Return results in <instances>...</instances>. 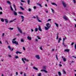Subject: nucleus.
<instances>
[{
  "label": "nucleus",
  "mask_w": 76,
  "mask_h": 76,
  "mask_svg": "<svg viewBox=\"0 0 76 76\" xmlns=\"http://www.w3.org/2000/svg\"><path fill=\"white\" fill-rule=\"evenodd\" d=\"M63 74H66V71H65V70L64 69L63 70Z\"/></svg>",
  "instance_id": "obj_15"
},
{
  "label": "nucleus",
  "mask_w": 76,
  "mask_h": 76,
  "mask_svg": "<svg viewBox=\"0 0 76 76\" xmlns=\"http://www.w3.org/2000/svg\"><path fill=\"white\" fill-rule=\"evenodd\" d=\"M35 41H38V39H35Z\"/></svg>",
  "instance_id": "obj_60"
},
{
  "label": "nucleus",
  "mask_w": 76,
  "mask_h": 76,
  "mask_svg": "<svg viewBox=\"0 0 76 76\" xmlns=\"http://www.w3.org/2000/svg\"><path fill=\"white\" fill-rule=\"evenodd\" d=\"M61 40V38H59L58 40V43H59V42H60V41Z\"/></svg>",
  "instance_id": "obj_31"
},
{
  "label": "nucleus",
  "mask_w": 76,
  "mask_h": 76,
  "mask_svg": "<svg viewBox=\"0 0 76 76\" xmlns=\"http://www.w3.org/2000/svg\"><path fill=\"white\" fill-rule=\"evenodd\" d=\"M46 26L48 28V27H49V28H50V27H51V26H50V23H48L47 24H46Z\"/></svg>",
  "instance_id": "obj_4"
},
{
  "label": "nucleus",
  "mask_w": 76,
  "mask_h": 76,
  "mask_svg": "<svg viewBox=\"0 0 76 76\" xmlns=\"http://www.w3.org/2000/svg\"><path fill=\"white\" fill-rule=\"evenodd\" d=\"M51 10L53 12V13H55V12H54V10H53V9L52 8L51 9Z\"/></svg>",
  "instance_id": "obj_37"
},
{
  "label": "nucleus",
  "mask_w": 76,
  "mask_h": 76,
  "mask_svg": "<svg viewBox=\"0 0 76 76\" xmlns=\"http://www.w3.org/2000/svg\"><path fill=\"white\" fill-rule=\"evenodd\" d=\"M9 29H10V30H13V28H12L11 27L8 28Z\"/></svg>",
  "instance_id": "obj_30"
},
{
  "label": "nucleus",
  "mask_w": 76,
  "mask_h": 76,
  "mask_svg": "<svg viewBox=\"0 0 76 76\" xmlns=\"http://www.w3.org/2000/svg\"><path fill=\"white\" fill-rule=\"evenodd\" d=\"M22 61H23L24 64H25V61H24V58H22Z\"/></svg>",
  "instance_id": "obj_19"
},
{
  "label": "nucleus",
  "mask_w": 76,
  "mask_h": 76,
  "mask_svg": "<svg viewBox=\"0 0 76 76\" xmlns=\"http://www.w3.org/2000/svg\"><path fill=\"white\" fill-rule=\"evenodd\" d=\"M27 38L28 39H29V40H31V38L29 36L27 37Z\"/></svg>",
  "instance_id": "obj_13"
},
{
  "label": "nucleus",
  "mask_w": 76,
  "mask_h": 76,
  "mask_svg": "<svg viewBox=\"0 0 76 76\" xmlns=\"http://www.w3.org/2000/svg\"><path fill=\"white\" fill-rule=\"evenodd\" d=\"M37 4L38 5H39L40 6V7H42V6H41V4H39V3Z\"/></svg>",
  "instance_id": "obj_35"
},
{
  "label": "nucleus",
  "mask_w": 76,
  "mask_h": 76,
  "mask_svg": "<svg viewBox=\"0 0 76 76\" xmlns=\"http://www.w3.org/2000/svg\"><path fill=\"white\" fill-rule=\"evenodd\" d=\"M58 75L59 76H61V73L60 72H58Z\"/></svg>",
  "instance_id": "obj_25"
},
{
  "label": "nucleus",
  "mask_w": 76,
  "mask_h": 76,
  "mask_svg": "<svg viewBox=\"0 0 76 76\" xmlns=\"http://www.w3.org/2000/svg\"><path fill=\"white\" fill-rule=\"evenodd\" d=\"M3 14V12H0V15H2Z\"/></svg>",
  "instance_id": "obj_50"
},
{
  "label": "nucleus",
  "mask_w": 76,
  "mask_h": 76,
  "mask_svg": "<svg viewBox=\"0 0 76 76\" xmlns=\"http://www.w3.org/2000/svg\"><path fill=\"white\" fill-rule=\"evenodd\" d=\"M8 48H9L10 51H12L13 50V48L11 49V48H10V46H8Z\"/></svg>",
  "instance_id": "obj_5"
},
{
  "label": "nucleus",
  "mask_w": 76,
  "mask_h": 76,
  "mask_svg": "<svg viewBox=\"0 0 76 76\" xmlns=\"http://www.w3.org/2000/svg\"><path fill=\"white\" fill-rule=\"evenodd\" d=\"M64 40H65V38H64L63 39V41H64Z\"/></svg>",
  "instance_id": "obj_63"
},
{
  "label": "nucleus",
  "mask_w": 76,
  "mask_h": 76,
  "mask_svg": "<svg viewBox=\"0 0 76 76\" xmlns=\"http://www.w3.org/2000/svg\"><path fill=\"white\" fill-rule=\"evenodd\" d=\"M63 18L65 20H68V19H67V18H66V16H64L63 17Z\"/></svg>",
  "instance_id": "obj_12"
},
{
  "label": "nucleus",
  "mask_w": 76,
  "mask_h": 76,
  "mask_svg": "<svg viewBox=\"0 0 76 76\" xmlns=\"http://www.w3.org/2000/svg\"><path fill=\"white\" fill-rule=\"evenodd\" d=\"M4 33H3V34H2V37H4Z\"/></svg>",
  "instance_id": "obj_64"
},
{
  "label": "nucleus",
  "mask_w": 76,
  "mask_h": 76,
  "mask_svg": "<svg viewBox=\"0 0 76 76\" xmlns=\"http://www.w3.org/2000/svg\"><path fill=\"white\" fill-rule=\"evenodd\" d=\"M18 30L19 32L20 33H21V34L22 33V30L20 29V28L19 27H18Z\"/></svg>",
  "instance_id": "obj_3"
},
{
  "label": "nucleus",
  "mask_w": 76,
  "mask_h": 76,
  "mask_svg": "<svg viewBox=\"0 0 76 76\" xmlns=\"http://www.w3.org/2000/svg\"><path fill=\"white\" fill-rule=\"evenodd\" d=\"M20 8L22 10H24V8H23L22 7H20Z\"/></svg>",
  "instance_id": "obj_33"
},
{
  "label": "nucleus",
  "mask_w": 76,
  "mask_h": 76,
  "mask_svg": "<svg viewBox=\"0 0 76 76\" xmlns=\"http://www.w3.org/2000/svg\"><path fill=\"white\" fill-rule=\"evenodd\" d=\"M14 8L15 9V11H16L17 10H16V7H15Z\"/></svg>",
  "instance_id": "obj_52"
},
{
  "label": "nucleus",
  "mask_w": 76,
  "mask_h": 76,
  "mask_svg": "<svg viewBox=\"0 0 76 76\" xmlns=\"http://www.w3.org/2000/svg\"><path fill=\"white\" fill-rule=\"evenodd\" d=\"M15 58H19V57L18 56H16L15 57Z\"/></svg>",
  "instance_id": "obj_43"
},
{
  "label": "nucleus",
  "mask_w": 76,
  "mask_h": 76,
  "mask_svg": "<svg viewBox=\"0 0 76 76\" xmlns=\"http://www.w3.org/2000/svg\"><path fill=\"white\" fill-rule=\"evenodd\" d=\"M50 28V27H45V30H48Z\"/></svg>",
  "instance_id": "obj_17"
},
{
  "label": "nucleus",
  "mask_w": 76,
  "mask_h": 76,
  "mask_svg": "<svg viewBox=\"0 0 76 76\" xmlns=\"http://www.w3.org/2000/svg\"><path fill=\"white\" fill-rule=\"evenodd\" d=\"M59 65L60 66V67H61V66H62V65H61V64H59Z\"/></svg>",
  "instance_id": "obj_62"
},
{
  "label": "nucleus",
  "mask_w": 76,
  "mask_h": 76,
  "mask_svg": "<svg viewBox=\"0 0 76 76\" xmlns=\"http://www.w3.org/2000/svg\"><path fill=\"white\" fill-rule=\"evenodd\" d=\"M73 1L74 2V3L75 4L76 3V0H73Z\"/></svg>",
  "instance_id": "obj_44"
},
{
  "label": "nucleus",
  "mask_w": 76,
  "mask_h": 76,
  "mask_svg": "<svg viewBox=\"0 0 76 76\" xmlns=\"http://www.w3.org/2000/svg\"><path fill=\"white\" fill-rule=\"evenodd\" d=\"M21 2H23V3H24L25 2L24 1H23V0H21Z\"/></svg>",
  "instance_id": "obj_53"
},
{
  "label": "nucleus",
  "mask_w": 76,
  "mask_h": 76,
  "mask_svg": "<svg viewBox=\"0 0 76 76\" xmlns=\"http://www.w3.org/2000/svg\"><path fill=\"white\" fill-rule=\"evenodd\" d=\"M58 34L57 35V37H56V39H58Z\"/></svg>",
  "instance_id": "obj_40"
},
{
  "label": "nucleus",
  "mask_w": 76,
  "mask_h": 76,
  "mask_svg": "<svg viewBox=\"0 0 76 76\" xmlns=\"http://www.w3.org/2000/svg\"><path fill=\"white\" fill-rule=\"evenodd\" d=\"M23 48L24 51L26 49L25 48V47H23Z\"/></svg>",
  "instance_id": "obj_45"
},
{
  "label": "nucleus",
  "mask_w": 76,
  "mask_h": 76,
  "mask_svg": "<svg viewBox=\"0 0 76 76\" xmlns=\"http://www.w3.org/2000/svg\"><path fill=\"white\" fill-rule=\"evenodd\" d=\"M36 58H37V59H39L40 58V57H39V55H37L35 56Z\"/></svg>",
  "instance_id": "obj_6"
},
{
  "label": "nucleus",
  "mask_w": 76,
  "mask_h": 76,
  "mask_svg": "<svg viewBox=\"0 0 76 76\" xmlns=\"http://www.w3.org/2000/svg\"><path fill=\"white\" fill-rule=\"evenodd\" d=\"M55 24H56V26L57 27H58V24L56 23H55Z\"/></svg>",
  "instance_id": "obj_28"
},
{
  "label": "nucleus",
  "mask_w": 76,
  "mask_h": 76,
  "mask_svg": "<svg viewBox=\"0 0 76 76\" xmlns=\"http://www.w3.org/2000/svg\"><path fill=\"white\" fill-rule=\"evenodd\" d=\"M10 8L12 11H14V10H13V8H12V6H10Z\"/></svg>",
  "instance_id": "obj_27"
},
{
  "label": "nucleus",
  "mask_w": 76,
  "mask_h": 76,
  "mask_svg": "<svg viewBox=\"0 0 76 76\" xmlns=\"http://www.w3.org/2000/svg\"><path fill=\"white\" fill-rule=\"evenodd\" d=\"M64 52H69V50L66 49L64 50Z\"/></svg>",
  "instance_id": "obj_14"
},
{
  "label": "nucleus",
  "mask_w": 76,
  "mask_h": 76,
  "mask_svg": "<svg viewBox=\"0 0 76 76\" xmlns=\"http://www.w3.org/2000/svg\"><path fill=\"white\" fill-rule=\"evenodd\" d=\"M39 48L40 50H42V47H40Z\"/></svg>",
  "instance_id": "obj_46"
},
{
  "label": "nucleus",
  "mask_w": 76,
  "mask_h": 76,
  "mask_svg": "<svg viewBox=\"0 0 76 76\" xmlns=\"http://www.w3.org/2000/svg\"><path fill=\"white\" fill-rule=\"evenodd\" d=\"M38 28H35L34 29V31H35V32H37L38 31Z\"/></svg>",
  "instance_id": "obj_26"
},
{
  "label": "nucleus",
  "mask_w": 76,
  "mask_h": 76,
  "mask_svg": "<svg viewBox=\"0 0 76 76\" xmlns=\"http://www.w3.org/2000/svg\"><path fill=\"white\" fill-rule=\"evenodd\" d=\"M28 11H29V12H31V11H32V10H31V9L29 8L28 9Z\"/></svg>",
  "instance_id": "obj_38"
},
{
  "label": "nucleus",
  "mask_w": 76,
  "mask_h": 76,
  "mask_svg": "<svg viewBox=\"0 0 76 76\" xmlns=\"http://www.w3.org/2000/svg\"><path fill=\"white\" fill-rule=\"evenodd\" d=\"M22 61H23L24 64H25V61H24V58H22Z\"/></svg>",
  "instance_id": "obj_18"
},
{
  "label": "nucleus",
  "mask_w": 76,
  "mask_h": 76,
  "mask_svg": "<svg viewBox=\"0 0 76 76\" xmlns=\"http://www.w3.org/2000/svg\"><path fill=\"white\" fill-rule=\"evenodd\" d=\"M43 68L44 69H46V66H44L43 67Z\"/></svg>",
  "instance_id": "obj_57"
},
{
  "label": "nucleus",
  "mask_w": 76,
  "mask_h": 76,
  "mask_svg": "<svg viewBox=\"0 0 76 76\" xmlns=\"http://www.w3.org/2000/svg\"><path fill=\"white\" fill-rule=\"evenodd\" d=\"M12 42L13 44H16V45H18V42H16V41H12Z\"/></svg>",
  "instance_id": "obj_1"
},
{
  "label": "nucleus",
  "mask_w": 76,
  "mask_h": 76,
  "mask_svg": "<svg viewBox=\"0 0 76 76\" xmlns=\"http://www.w3.org/2000/svg\"><path fill=\"white\" fill-rule=\"evenodd\" d=\"M38 30L40 31H42V29H41V27H40V26L39 25Z\"/></svg>",
  "instance_id": "obj_9"
},
{
  "label": "nucleus",
  "mask_w": 76,
  "mask_h": 76,
  "mask_svg": "<svg viewBox=\"0 0 76 76\" xmlns=\"http://www.w3.org/2000/svg\"><path fill=\"white\" fill-rule=\"evenodd\" d=\"M37 8V7L36 6H34V9H35Z\"/></svg>",
  "instance_id": "obj_55"
},
{
  "label": "nucleus",
  "mask_w": 76,
  "mask_h": 76,
  "mask_svg": "<svg viewBox=\"0 0 76 76\" xmlns=\"http://www.w3.org/2000/svg\"><path fill=\"white\" fill-rule=\"evenodd\" d=\"M14 22V20H11L10 21V23H11V22Z\"/></svg>",
  "instance_id": "obj_47"
},
{
  "label": "nucleus",
  "mask_w": 76,
  "mask_h": 76,
  "mask_svg": "<svg viewBox=\"0 0 76 76\" xmlns=\"http://www.w3.org/2000/svg\"><path fill=\"white\" fill-rule=\"evenodd\" d=\"M41 72H45V73H48V72H47V71L44 69L41 70Z\"/></svg>",
  "instance_id": "obj_10"
},
{
  "label": "nucleus",
  "mask_w": 76,
  "mask_h": 76,
  "mask_svg": "<svg viewBox=\"0 0 76 76\" xmlns=\"http://www.w3.org/2000/svg\"><path fill=\"white\" fill-rule=\"evenodd\" d=\"M36 18H37V19L38 20V22H42V21L39 19V18H38V17L37 15L36 16Z\"/></svg>",
  "instance_id": "obj_2"
},
{
  "label": "nucleus",
  "mask_w": 76,
  "mask_h": 76,
  "mask_svg": "<svg viewBox=\"0 0 76 76\" xmlns=\"http://www.w3.org/2000/svg\"><path fill=\"white\" fill-rule=\"evenodd\" d=\"M4 20H5V22H6V23H8V20H7V19H4Z\"/></svg>",
  "instance_id": "obj_21"
},
{
  "label": "nucleus",
  "mask_w": 76,
  "mask_h": 76,
  "mask_svg": "<svg viewBox=\"0 0 76 76\" xmlns=\"http://www.w3.org/2000/svg\"><path fill=\"white\" fill-rule=\"evenodd\" d=\"M16 54H22L21 52H19V51H17L16 52Z\"/></svg>",
  "instance_id": "obj_16"
},
{
  "label": "nucleus",
  "mask_w": 76,
  "mask_h": 76,
  "mask_svg": "<svg viewBox=\"0 0 76 76\" xmlns=\"http://www.w3.org/2000/svg\"><path fill=\"white\" fill-rule=\"evenodd\" d=\"M38 76H41V73H39L38 75Z\"/></svg>",
  "instance_id": "obj_42"
},
{
  "label": "nucleus",
  "mask_w": 76,
  "mask_h": 76,
  "mask_svg": "<svg viewBox=\"0 0 76 76\" xmlns=\"http://www.w3.org/2000/svg\"><path fill=\"white\" fill-rule=\"evenodd\" d=\"M51 19H49L48 20V22L49 21H51Z\"/></svg>",
  "instance_id": "obj_48"
},
{
  "label": "nucleus",
  "mask_w": 76,
  "mask_h": 76,
  "mask_svg": "<svg viewBox=\"0 0 76 76\" xmlns=\"http://www.w3.org/2000/svg\"><path fill=\"white\" fill-rule=\"evenodd\" d=\"M19 14H21V15H23V13L22 12H18Z\"/></svg>",
  "instance_id": "obj_23"
},
{
  "label": "nucleus",
  "mask_w": 76,
  "mask_h": 76,
  "mask_svg": "<svg viewBox=\"0 0 76 76\" xmlns=\"http://www.w3.org/2000/svg\"><path fill=\"white\" fill-rule=\"evenodd\" d=\"M20 41H21V42H24V41L23 40V39H21V40H20Z\"/></svg>",
  "instance_id": "obj_32"
},
{
  "label": "nucleus",
  "mask_w": 76,
  "mask_h": 76,
  "mask_svg": "<svg viewBox=\"0 0 76 76\" xmlns=\"http://www.w3.org/2000/svg\"><path fill=\"white\" fill-rule=\"evenodd\" d=\"M21 17L22 19V22H23V20H24V18H25V17L22 15L21 16Z\"/></svg>",
  "instance_id": "obj_7"
},
{
  "label": "nucleus",
  "mask_w": 76,
  "mask_h": 76,
  "mask_svg": "<svg viewBox=\"0 0 76 76\" xmlns=\"http://www.w3.org/2000/svg\"><path fill=\"white\" fill-rule=\"evenodd\" d=\"M24 76H26V73H24Z\"/></svg>",
  "instance_id": "obj_59"
},
{
  "label": "nucleus",
  "mask_w": 76,
  "mask_h": 76,
  "mask_svg": "<svg viewBox=\"0 0 76 76\" xmlns=\"http://www.w3.org/2000/svg\"><path fill=\"white\" fill-rule=\"evenodd\" d=\"M63 60V61H66V59L65 58H64Z\"/></svg>",
  "instance_id": "obj_24"
},
{
  "label": "nucleus",
  "mask_w": 76,
  "mask_h": 76,
  "mask_svg": "<svg viewBox=\"0 0 76 76\" xmlns=\"http://www.w3.org/2000/svg\"><path fill=\"white\" fill-rule=\"evenodd\" d=\"M24 60H25V61H28L29 60H28V59H26V58H24Z\"/></svg>",
  "instance_id": "obj_36"
},
{
  "label": "nucleus",
  "mask_w": 76,
  "mask_h": 76,
  "mask_svg": "<svg viewBox=\"0 0 76 76\" xmlns=\"http://www.w3.org/2000/svg\"><path fill=\"white\" fill-rule=\"evenodd\" d=\"M8 56H9V57H10V58L11 57H12V56L10 55H8Z\"/></svg>",
  "instance_id": "obj_49"
},
{
  "label": "nucleus",
  "mask_w": 76,
  "mask_h": 76,
  "mask_svg": "<svg viewBox=\"0 0 76 76\" xmlns=\"http://www.w3.org/2000/svg\"><path fill=\"white\" fill-rule=\"evenodd\" d=\"M33 68L34 69H35V70H38V68L36 67H33Z\"/></svg>",
  "instance_id": "obj_20"
},
{
  "label": "nucleus",
  "mask_w": 76,
  "mask_h": 76,
  "mask_svg": "<svg viewBox=\"0 0 76 76\" xmlns=\"http://www.w3.org/2000/svg\"><path fill=\"white\" fill-rule=\"evenodd\" d=\"M0 9L1 10H3V9H2V8L1 7H0Z\"/></svg>",
  "instance_id": "obj_56"
},
{
  "label": "nucleus",
  "mask_w": 76,
  "mask_h": 76,
  "mask_svg": "<svg viewBox=\"0 0 76 76\" xmlns=\"http://www.w3.org/2000/svg\"><path fill=\"white\" fill-rule=\"evenodd\" d=\"M7 3H8L10 5H11L10 4V2L9 1H7Z\"/></svg>",
  "instance_id": "obj_29"
},
{
  "label": "nucleus",
  "mask_w": 76,
  "mask_h": 76,
  "mask_svg": "<svg viewBox=\"0 0 76 76\" xmlns=\"http://www.w3.org/2000/svg\"><path fill=\"white\" fill-rule=\"evenodd\" d=\"M16 75H18V72H16Z\"/></svg>",
  "instance_id": "obj_61"
},
{
  "label": "nucleus",
  "mask_w": 76,
  "mask_h": 76,
  "mask_svg": "<svg viewBox=\"0 0 76 76\" xmlns=\"http://www.w3.org/2000/svg\"><path fill=\"white\" fill-rule=\"evenodd\" d=\"M33 18H34V19H35V18H37V17H35V16H34L33 17Z\"/></svg>",
  "instance_id": "obj_58"
},
{
  "label": "nucleus",
  "mask_w": 76,
  "mask_h": 76,
  "mask_svg": "<svg viewBox=\"0 0 76 76\" xmlns=\"http://www.w3.org/2000/svg\"><path fill=\"white\" fill-rule=\"evenodd\" d=\"M62 4L64 7V8L66 7V3H64V2H62Z\"/></svg>",
  "instance_id": "obj_8"
},
{
  "label": "nucleus",
  "mask_w": 76,
  "mask_h": 76,
  "mask_svg": "<svg viewBox=\"0 0 76 76\" xmlns=\"http://www.w3.org/2000/svg\"><path fill=\"white\" fill-rule=\"evenodd\" d=\"M74 44V42H73L71 44V45H73Z\"/></svg>",
  "instance_id": "obj_51"
},
{
  "label": "nucleus",
  "mask_w": 76,
  "mask_h": 76,
  "mask_svg": "<svg viewBox=\"0 0 76 76\" xmlns=\"http://www.w3.org/2000/svg\"><path fill=\"white\" fill-rule=\"evenodd\" d=\"M51 4H53V5H56V6H57V5L55 4V3H52Z\"/></svg>",
  "instance_id": "obj_22"
},
{
  "label": "nucleus",
  "mask_w": 76,
  "mask_h": 76,
  "mask_svg": "<svg viewBox=\"0 0 76 76\" xmlns=\"http://www.w3.org/2000/svg\"><path fill=\"white\" fill-rule=\"evenodd\" d=\"M13 12L14 15H15V16H16V15H17V13H16L15 11H13Z\"/></svg>",
  "instance_id": "obj_11"
},
{
  "label": "nucleus",
  "mask_w": 76,
  "mask_h": 76,
  "mask_svg": "<svg viewBox=\"0 0 76 76\" xmlns=\"http://www.w3.org/2000/svg\"><path fill=\"white\" fill-rule=\"evenodd\" d=\"M75 50H76V44H75Z\"/></svg>",
  "instance_id": "obj_54"
},
{
  "label": "nucleus",
  "mask_w": 76,
  "mask_h": 76,
  "mask_svg": "<svg viewBox=\"0 0 76 76\" xmlns=\"http://www.w3.org/2000/svg\"><path fill=\"white\" fill-rule=\"evenodd\" d=\"M29 2H30V0H28L27 1V3L28 4H29Z\"/></svg>",
  "instance_id": "obj_39"
},
{
  "label": "nucleus",
  "mask_w": 76,
  "mask_h": 76,
  "mask_svg": "<svg viewBox=\"0 0 76 76\" xmlns=\"http://www.w3.org/2000/svg\"><path fill=\"white\" fill-rule=\"evenodd\" d=\"M37 38H38L39 39H41V38L40 37H39V36H37Z\"/></svg>",
  "instance_id": "obj_41"
},
{
  "label": "nucleus",
  "mask_w": 76,
  "mask_h": 76,
  "mask_svg": "<svg viewBox=\"0 0 76 76\" xmlns=\"http://www.w3.org/2000/svg\"><path fill=\"white\" fill-rule=\"evenodd\" d=\"M1 20L2 22H4V19L3 18H1Z\"/></svg>",
  "instance_id": "obj_34"
}]
</instances>
